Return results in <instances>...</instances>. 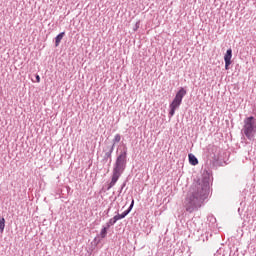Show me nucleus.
Masks as SVG:
<instances>
[{
	"mask_svg": "<svg viewBox=\"0 0 256 256\" xmlns=\"http://www.w3.org/2000/svg\"><path fill=\"white\" fill-rule=\"evenodd\" d=\"M210 183L211 178L204 176L201 182L192 184L183 202V206L188 213H193V211H197L200 207H203V203L209 197Z\"/></svg>",
	"mask_w": 256,
	"mask_h": 256,
	"instance_id": "1",
	"label": "nucleus"
},
{
	"mask_svg": "<svg viewBox=\"0 0 256 256\" xmlns=\"http://www.w3.org/2000/svg\"><path fill=\"white\" fill-rule=\"evenodd\" d=\"M126 167H127V146L124 144L114 164V168L112 170L111 182L108 186V189H111V187H115V184L117 183V181H119V178L121 177V175H123V171H125Z\"/></svg>",
	"mask_w": 256,
	"mask_h": 256,
	"instance_id": "2",
	"label": "nucleus"
},
{
	"mask_svg": "<svg viewBox=\"0 0 256 256\" xmlns=\"http://www.w3.org/2000/svg\"><path fill=\"white\" fill-rule=\"evenodd\" d=\"M242 135L246 136L249 141H253L256 135V119L249 116L244 119V125L241 130Z\"/></svg>",
	"mask_w": 256,
	"mask_h": 256,
	"instance_id": "3",
	"label": "nucleus"
},
{
	"mask_svg": "<svg viewBox=\"0 0 256 256\" xmlns=\"http://www.w3.org/2000/svg\"><path fill=\"white\" fill-rule=\"evenodd\" d=\"M185 95H187V90L181 87L169 105V117H173V115H175V111L181 107V103H183V97H185Z\"/></svg>",
	"mask_w": 256,
	"mask_h": 256,
	"instance_id": "4",
	"label": "nucleus"
},
{
	"mask_svg": "<svg viewBox=\"0 0 256 256\" xmlns=\"http://www.w3.org/2000/svg\"><path fill=\"white\" fill-rule=\"evenodd\" d=\"M233 58V50L230 48L226 51V54L224 55V61H225V69L226 71L229 70V65H231V59Z\"/></svg>",
	"mask_w": 256,
	"mask_h": 256,
	"instance_id": "5",
	"label": "nucleus"
},
{
	"mask_svg": "<svg viewBox=\"0 0 256 256\" xmlns=\"http://www.w3.org/2000/svg\"><path fill=\"white\" fill-rule=\"evenodd\" d=\"M134 205H135V200H132L130 207L127 210H125L122 214L116 215V217H118V220L125 219L131 213V210L133 209Z\"/></svg>",
	"mask_w": 256,
	"mask_h": 256,
	"instance_id": "6",
	"label": "nucleus"
},
{
	"mask_svg": "<svg viewBox=\"0 0 256 256\" xmlns=\"http://www.w3.org/2000/svg\"><path fill=\"white\" fill-rule=\"evenodd\" d=\"M188 159H189L190 165H194V166L199 165V160L197 159V157H195V155L189 154Z\"/></svg>",
	"mask_w": 256,
	"mask_h": 256,
	"instance_id": "7",
	"label": "nucleus"
},
{
	"mask_svg": "<svg viewBox=\"0 0 256 256\" xmlns=\"http://www.w3.org/2000/svg\"><path fill=\"white\" fill-rule=\"evenodd\" d=\"M65 37V32H62L60 34H58L55 38V47H59L61 41L63 40V38Z\"/></svg>",
	"mask_w": 256,
	"mask_h": 256,
	"instance_id": "8",
	"label": "nucleus"
},
{
	"mask_svg": "<svg viewBox=\"0 0 256 256\" xmlns=\"http://www.w3.org/2000/svg\"><path fill=\"white\" fill-rule=\"evenodd\" d=\"M117 221H119V218L117 215H115L113 218H111L107 223H106V227H108V229L110 227H113V225H115V223H117Z\"/></svg>",
	"mask_w": 256,
	"mask_h": 256,
	"instance_id": "9",
	"label": "nucleus"
},
{
	"mask_svg": "<svg viewBox=\"0 0 256 256\" xmlns=\"http://www.w3.org/2000/svg\"><path fill=\"white\" fill-rule=\"evenodd\" d=\"M109 230V228L107 226H104L101 231H100V237L101 239H105V237H107V231Z\"/></svg>",
	"mask_w": 256,
	"mask_h": 256,
	"instance_id": "10",
	"label": "nucleus"
},
{
	"mask_svg": "<svg viewBox=\"0 0 256 256\" xmlns=\"http://www.w3.org/2000/svg\"><path fill=\"white\" fill-rule=\"evenodd\" d=\"M114 149H115V144L112 145L110 150L105 153V159H111V155H113Z\"/></svg>",
	"mask_w": 256,
	"mask_h": 256,
	"instance_id": "11",
	"label": "nucleus"
},
{
	"mask_svg": "<svg viewBox=\"0 0 256 256\" xmlns=\"http://www.w3.org/2000/svg\"><path fill=\"white\" fill-rule=\"evenodd\" d=\"M5 231V218L0 217V233H3Z\"/></svg>",
	"mask_w": 256,
	"mask_h": 256,
	"instance_id": "12",
	"label": "nucleus"
},
{
	"mask_svg": "<svg viewBox=\"0 0 256 256\" xmlns=\"http://www.w3.org/2000/svg\"><path fill=\"white\" fill-rule=\"evenodd\" d=\"M112 141H113L114 146H115L116 143H119L121 141V134H116Z\"/></svg>",
	"mask_w": 256,
	"mask_h": 256,
	"instance_id": "13",
	"label": "nucleus"
},
{
	"mask_svg": "<svg viewBox=\"0 0 256 256\" xmlns=\"http://www.w3.org/2000/svg\"><path fill=\"white\" fill-rule=\"evenodd\" d=\"M35 79L36 81L32 80L33 83H41V77L39 76V74H36Z\"/></svg>",
	"mask_w": 256,
	"mask_h": 256,
	"instance_id": "14",
	"label": "nucleus"
},
{
	"mask_svg": "<svg viewBox=\"0 0 256 256\" xmlns=\"http://www.w3.org/2000/svg\"><path fill=\"white\" fill-rule=\"evenodd\" d=\"M136 29H139V22L136 23Z\"/></svg>",
	"mask_w": 256,
	"mask_h": 256,
	"instance_id": "15",
	"label": "nucleus"
},
{
	"mask_svg": "<svg viewBox=\"0 0 256 256\" xmlns=\"http://www.w3.org/2000/svg\"><path fill=\"white\" fill-rule=\"evenodd\" d=\"M94 241H97V238H95Z\"/></svg>",
	"mask_w": 256,
	"mask_h": 256,
	"instance_id": "16",
	"label": "nucleus"
}]
</instances>
